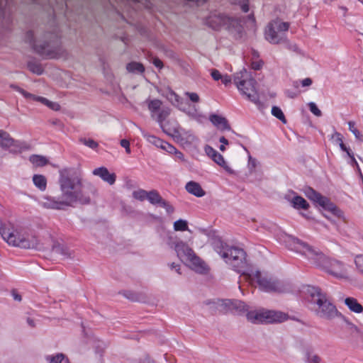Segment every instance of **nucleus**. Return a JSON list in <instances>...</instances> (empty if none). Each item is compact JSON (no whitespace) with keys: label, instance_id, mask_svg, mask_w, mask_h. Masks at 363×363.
I'll use <instances>...</instances> for the list:
<instances>
[{"label":"nucleus","instance_id":"nucleus-1","mask_svg":"<svg viewBox=\"0 0 363 363\" xmlns=\"http://www.w3.org/2000/svg\"><path fill=\"white\" fill-rule=\"evenodd\" d=\"M284 242L289 250L304 256L313 264L323 269L333 277L345 281L350 280L347 267L342 262L326 257L317 248L291 235H286Z\"/></svg>","mask_w":363,"mask_h":363},{"label":"nucleus","instance_id":"nucleus-2","mask_svg":"<svg viewBox=\"0 0 363 363\" xmlns=\"http://www.w3.org/2000/svg\"><path fill=\"white\" fill-rule=\"evenodd\" d=\"M59 185L62 199L69 207L79 202L88 204L91 201L89 196L82 191V178L68 169L60 172Z\"/></svg>","mask_w":363,"mask_h":363},{"label":"nucleus","instance_id":"nucleus-3","mask_svg":"<svg viewBox=\"0 0 363 363\" xmlns=\"http://www.w3.org/2000/svg\"><path fill=\"white\" fill-rule=\"evenodd\" d=\"M0 234L10 245L25 249L37 248L39 239L29 228L11 223L0 221Z\"/></svg>","mask_w":363,"mask_h":363},{"label":"nucleus","instance_id":"nucleus-4","mask_svg":"<svg viewBox=\"0 0 363 363\" xmlns=\"http://www.w3.org/2000/svg\"><path fill=\"white\" fill-rule=\"evenodd\" d=\"M215 251L220 255L225 263L230 265L238 273L246 276L244 272L246 267V255L243 250L231 247L220 240H215L213 243Z\"/></svg>","mask_w":363,"mask_h":363},{"label":"nucleus","instance_id":"nucleus-5","mask_svg":"<svg viewBox=\"0 0 363 363\" xmlns=\"http://www.w3.org/2000/svg\"><path fill=\"white\" fill-rule=\"evenodd\" d=\"M307 292L311 297V303L315 306L314 311L319 317L332 319L337 316L338 313L337 308L320 289L308 286Z\"/></svg>","mask_w":363,"mask_h":363},{"label":"nucleus","instance_id":"nucleus-6","mask_svg":"<svg viewBox=\"0 0 363 363\" xmlns=\"http://www.w3.org/2000/svg\"><path fill=\"white\" fill-rule=\"evenodd\" d=\"M174 250L177 257L182 261L188 262L189 267L196 272L206 274L208 272L207 264L185 242L182 241L177 242L174 245Z\"/></svg>","mask_w":363,"mask_h":363},{"label":"nucleus","instance_id":"nucleus-7","mask_svg":"<svg viewBox=\"0 0 363 363\" xmlns=\"http://www.w3.org/2000/svg\"><path fill=\"white\" fill-rule=\"evenodd\" d=\"M234 83L238 90L251 101L257 104L259 95L257 91V83L250 73L245 69L237 72L234 76Z\"/></svg>","mask_w":363,"mask_h":363},{"label":"nucleus","instance_id":"nucleus-8","mask_svg":"<svg viewBox=\"0 0 363 363\" xmlns=\"http://www.w3.org/2000/svg\"><path fill=\"white\" fill-rule=\"evenodd\" d=\"M26 38L27 42L33 45L34 50L43 57L51 59L59 58L65 53L62 46L57 42H42L40 40L35 41L31 31L27 33Z\"/></svg>","mask_w":363,"mask_h":363},{"label":"nucleus","instance_id":"nucleus-9","mask_svg":"<svg viewBox=\"0 0 363 363\" xmlns=\"http://www.w3.org/2000/svg\"><path fill=\"white\" fill-rule=\"evenodd\" d=\"M247 318L252 323H279L289 318V315L281 311L258 310L248 312Z\"/></svg>","mask_w":363,"mask_h":363},{"label":"nucleus","instance_id":"nucleus-10","mask_svg":"<svg viewBox=\"0 0 363 363\" xmlns=\"http://www.w3.org/2000/svg\"><path fill=\"white\" fill-rule=\"evenodd\" d=\"M289 24L280 20L270 22L265 29V38L272 44H281L287 42L286 32L289 30Z\"/></svg>","mask_w":363,"mask_h":363},{"label":"nucleus","instance_id":"nucleus-11","mask_svg":"<svg viewBox=\"0 0 363 363\" xmlns=\"http://www.w3.org/2000/svg\"><path fill=\"white\" fill-rule=\"evenodd\" d=\"M246 277L250 281H256L260 289L267 292H284L286 291L284 284L267 274L262 275L259 271L247 274Z\"/></svg>","mask_w":363,"mask_h":363},{"label":"nucleus","instance_id":"nucleus-12","mask_svg":"<svg viewBox=\"0 0 363 363\" xmlns=\"http://www.w3.org/2000/svg\"><path fill=\"white\" fill-rule=\"evenodd\" d=\"M306 196L313 202L318 203L325 210L330 211L335 216L340 218L342 216V212L338 209L333 203H330L328 198L322 196L311 187H306L304 190Z\"/></svg>","mask_w":363,"mask_h":363},{"label":"nucleus","instance_id":"nucleus-13","mask_svg":"<svg viewBox=\"0 0 363 363\" xmlns=\"http://www.w3.org/2000/svg\"><path fill=\"white\" fill-rule=\"evenodd\" d=\"M41 207L48 210H65L69 207L61 196L58 197L43 196L40 201Z\"/></svg>","mask_w":363,"mask_h":363},{"label":"nucleus","instance_id":"nucleus-14","mask_svg":"<svg viewBox=\"0 0 363 363\" xmlns=\"http://www.w3.org/2000/svg\"><path fill=\"white\" fill-rule=\"evenodd\" d=\"M11 87L21 93L28 100L38 101L53 111H59L60 109V104L56 102L51 101L43 96L32 94L16 85H11Z\"/></svg>","mask_w":363,"mask_h":363},{"label":"nucleus","instance_id":"nucleus-15","mask_svg":"<svg viewBox=\"0 0 363 363\" xmlns=\"http://www.w3.org/2000/svg\"><path fill=\"white\" fill-rule=\"evenodd\" d=\"M228 16L224 13H213L206 19V24L213 30H220L225 27Z\"/></svg>","mask_w":363,"mask_h":363},{"label":"nucleus","instance_id":"nucleus-16","mask_svg":"<svg viewBox=\"0 0 363 363\" xmlns=\"http://www.w3.org/2000/svg\"><path fill=\"white\" fill-rule=\"evenodd\" d=\"M0 147L4 149L13 148L11 151L16 152L19 148V145L9 133L0 130Z\"/></svg>","mask_w":363,"mask_h":363},{"label":"nucleus","instance_id":"nucleus-17","mask_svg":"<svg viewBox=\"0 0 363 363\" xmlns=\"http://www.w3.org/2000/svg\"><path fill=\"white\" fill-rule=\"evenodd\" d=\"M94 176L100 177L104 182L108 183L109 185H113L116 180V175L115 173H111L105 167L96 168L92 172Z\"/></svg>","mask_w":363,"mask_h":363},{"label":"nucleus","instance_id":"nucleus-18","mask_svg":"<svg viewBox=\"0 0 363 363\" xmlns=\"http://www.w3.org/2000/svg\"><path fill=\"white\" fill-rule=\"evenodd\" d=\"M228 20L225 25V28L231 33L238 35L239 38L242 37L243 33V28L241 24V20L238 18L228 16Z\"/></svg>","mask_w":363,"mask_h":363},{"label":"nucleus","instance_id":"nucleus-19","mask_svg":"<svg viewBox=\"0 0 363 363\" xmlns=\"http://www.w3.org/2000/svg\"><path fill=\"white\" fill-rule=\"evenodd\" d=\"M207 304L211 306V308L216 310L220 313H226L228 311L233 310V301L226 300H217L213 301H209Z\"/></svg>","mask_w":363,"mask_h":363},{"label":"nucleus","instance_id":"nucleus-20","mask_svg":"<svg viewBox=\"0 0 363 363\" xmlns=\"http://www.w3.org/2000/svg\"><path fill=\"white\" fill-rule=\"evenodd\" d=\"M162 95L166 97V99L172 104V105L180 110H183V102L182 98L172 89L168 88Z\"/></svg>","mask_w":363,"mask_h":363},{"label":"nucleus","instance_id":"nucleus-21","mask_svg":"<svg viewBox=\"0 0 363 363\" xmlns=\"http://www.w3.org/2000/svg\"><path fill=\"white\" fill-rule=\"evenodd\" d=\"M172 135L181 141L191 143L196 140L195 136L189 131L179 127L173 130Z\"/></svg>","mask_w":363,"mask_h":363},{"label":"nucleus","instance_id":"nucleus-22","mask_svg":"<svg viewBox=\"0 0 363 363\" xmlns=\"http://www.w3.org/2000/svg\"><path fill=\"white\" fill-rule=\"evenodd\" d=\"M345 304L353 313H361L363 312V306L353 297H347L344 300Z\"/></svg>","mask_w":363,"mask_h":363},{"label":"nucleus","instance_id":"nucleus-23","mask_svg":"<svg viewBox=\"0 0 363 363\" xmlns=\"http://www.w3.org/2000/svg\"><path fill=\"white\" fill-rule=\"evenodd\" d=\"M186 189L189 193L197 197H201L205 195L204 190L201 188V185L196 182L191 181L188 182L186 184Z\"/></svg>","mask_w":363,"mask_h":363},{"label":"nucleus","instance_id":"nucleus-24","mask_svg":"<svg viewBox=\"0 0 363 363\" xmlns=\"http://www.w3.org/2000/svg\"><path fill=\"white\" fill-rule=\"evenodd\" d=\"M210 121L213 125L222 130L230 129L228 121L224 117L213 114L210 116Z\"/></svg>","mask_w":363,"mask_h":363},{"label":"nucleus","instance_id":"nucleus-25","mask_svg":"<svg viewBox=\"0 0 363 363\" xmlns=\"http://www.w3.org/2000/svg\"><path fill=\"white\" fill-rule=\"evenodd\" d=\"M52 252L55 254L62 255L64 258H72L73 252L68 247L60 244H56L52 247Z\"/></svg>","mask_w":363,"mask_h":363},{"label":"nucleus","instance_id":"nucleus-26","mask_svg":"<svg viewBox=\"0 0 363 363\" xmlns=\"http://www.w3.org/2000/svg\"><path fill=\"white\" fill-rule=\"evenodd\" d=\"M33 182L35 186L40 191H43L47 187V179L42 174H34Z\"/></svg>","mask_w":363,"mask_h":363},{"label":"nucleus","instance_id":"nucleus-27","mask_svg":"<svg viewBox=\"0 0 363 363\" xmlns=\"http://www.w3.org/2000/svg\"><path fill=\"white\" fill-rule=\"evenodd\" d=\"M291 203L294 208L296 209H308L309 207V204L308 202L300 196H295L291 201Z\"/></svg>","mask_w":363,"mask_h":363},{"label":"nucleus","instance_id":"nucleus-28","mask_svg":"<svg viewBox=\"0 0 363 363\" xmlns=\"http://www.w3.org/2000/svg\"><path fill=\"white\" fill-rule=\"evenodd\" d=\"M146 103L149 111L152 113V117L154 116V114L157 111H159L160 110L161 106L162 105V101L159 99L147 100Z\"/></svg>","mask_w":363,"mask_h":363},{"label":"nucleus","instance_id":"nucleus-29","mask_svg":"<svg viewBox=\"0 0 363 363\" xmlns=\"http://www.w3.org/2000/svg\"><path fill=\"white\" fill-rule=\"evenodd\" d=\"M126 69L130 73H143L145 71V67L140 62H131L126 65Z\"/></svg>","mask_w":363,"mask_h":363},{"label":"nucleus","instance_id":"nucleus-30","mask_svg":"<svg viewBox=\"0 0 363 363\" xmlns=\"http://www.w3.org/2000/svg\"><path fill=\"white\" fill-rule=\"evenodd\" d=\"M48 363H69V359L62 353L46 357Z\"/></svg>","mask_w":363,"mask_h":363},{"label":"nucleus","instance_id":"nucleus-31","mask_svg":"<svg viewBox=\"0 0 363 363\" xmlns=\"http://www.w3.org/2000/svg\"><path fill=\"white\" fill-rule=\"evenodd\" d=\"M147 199L152 204H161L163 201L162 197L159 194V193L155 190H152L147 192Z\"/></svg>","mask_w":363,"mask_h":363},{"label":"nucleus","instance_id":"nucleus-32","mask_svg":"<svg viewBox=\"0 0 363 363\" xmlns=\"http://www.w3.org/2000/svg\"><path fill=\"white\" fill-rule=\"evenodd\" d=\"M29 160L35 167H43L48 162L46 157L37 155H31Z\"/></svg>","mask_w":363,"mask_h":363},{"label":"nucleus","instance_id":"nucleus-33","mask_svg":"<svg viewBox=\"0 0 363 363\" xmlns=\"http://www.w3.org/2000/svg\"><path fill=\"white\" fill-rule=\"evenodd\" d=\"M141 130V133H142L143 137L145 138L149 143L153 144L154 145H155L157 147H161V146L162 145V144L164 143L163 140L155 137V135H150L147 133H146L142 130Z\"/></svg>","mask_w":363,"mask_h":363},{"label":"nucleus","instance_id":"nucleus-34","mask_svg":"<svg viewBox=\"0 0 363 363\" xmlns=\"http://www.w3.org/2000/svg\"><path fill=\"white\" fill-rule=\"evenodd\" d=\"M212 160L218 165L223 167L228 173L233 174V170L226 164L223 157L220 153L218 152Z\"/></svg>","mask_w":363,"mask_h":363},{"label":"nucleus","instance_id":"nucleus-35","mask_svg":"<svg viewBox=\"0 0 363 363\" xmlns=\"http://www.w3.org/2000/svg\"><path fill=\"white\" fill-rule=\"evenodd\" d=\"M171 108L164 107L159 111L157 117V121L162 125L163 121L170 115Z\"/></svg>","mask_w":363,"mask_h":363},{"label":"nucleus","instance_id":"nucleus-36","mask_svg":"<svg viewBox=\"0 0 363 363\" xmlns=\"http://www.w3.org/2000/svg\"><path fill=\"white\" fill-rule=\"evenodd\" d=\"M348 125H349L350 130L354 134L356 139L360 142H363V135L355 127V123L354 121H349Z\"/></svg>","mask_w":363,"mask_h":363},{"label":"nucleus","instance_id":"nucleus-37","mask_svg":"<svg viewBox=\"0 0 363 363\" xmlns=\"http://www.w3.org/2000/svg\"><path fill=\"white\" fill-rule=\"evenodd\" d=\"M174 230L175 231H185L188 230L187 221L179 219L174 223Z\"/></svg>","mask_w":363,"mask_h":363},{"label":"nucleus","instance_id":"nucleus-38","mask_svg":"<svg viewBox=\"0 0 363 363\" xmlns=\"http://www.w3.org/2000/svg\"><path fill=\"white\" fill-rule=\"evenodd\" d=\"M147 191L143 189H138L136 191H134L132 194L133 197L140 201H143L145 199H147Z\"/></svg>","mask_w":363,"mask_h":363},{"label":"nucleus","instance_id":"nucleus-39","mask_svg":"<svg viewBox=\"0 0 363 363\" xmlns=\"http://www.w3.org/2000/svg\"><path fill=\"white\" fill-rule=\"evenodd\" d=\"M28 67L30 71L38 75L41 74L43 72V69L42 68L41 65L36 62H29L28 64Z\"/></svg>","mask_w":363,"mask_h":363},{"label":"nucleus","instance_id":"nucleus-40","mask_svg":"<svg viewBox=\"0 0 363 363\" xmlns=\"http://www.w3.org/2000/svg\"><path fill=\"white\" fill-rule=\"evenodd\" d=\"M272 113L274 116L281 121L283 123H286L285 116L282 111L277 106H273L272 108Z\"/></svg>","mask_w":363,"mask_h":363},{"label":"nucleus","instance_id":"nucleus-41","mask_svg":"<svg viewBox=\"0 0 363 363\" xmlns=\"http://www.w3.org/2000/svg\"><path fill=\"white\" fill-rule=\"evenodd\" d=\"M80 142L93 150L96 149L99 146L98 143L91 138H81Z\"/></svg>","mask_w":363,"mask_h":363},{"label":"nucleus","instance_id":"nucleus-42","mask_svg":"<svg viewBox=\"0 0 363 363\" xmlns=\"http://www.w3.org/2000/svg\"><path fill=\"white\" fill-rule=\"evenodd\" d=\"M233 310H236L238 311H247V306L244 302L241 301L235 300L233 301Z\"/></svg>","mask_w":363,"mask_h":363},{"label":"nucleus","instance_id":"nucleus-43","mask_svg":"<svg viewBox=\"0 0 363 363\" xmlns=\"http://www.w3.org/2000/svg\"><path fill=\"white\" fill-rule=\"evenodd\" d=\"M306 359L308 363H320L321 361L320 357L318 354L310 352H306Z\"/></svg>","mask_w":363,"mask_h":363},{"label":"nucleus","instance_id":"nucleus-44","mask_svg":"<svg viewBox=\"0 0 363 363\" xmlns=\"http://www.w3.org/2000/svg\"><path fill=\"white\" fill-rule=\"evenodd\" d=\"M124 296L133 301H140V295L130 291H125L123 292Z\"/></svg>","mask_w":363,"mask_h":363},{"label":"nucleus","instance_id":"nucleus-45","mask_svg":"<svg viewBox=\"0 0 363 363\" xmlns=\"http://www.w3.org/2000/svg\"><path fill=\"white\" fill-rule=\"evenodd\" d=\"M354 262L358 271L363 274V255L356 256Z\"/></svg>","mask_w":363,"mask_h":363},{"label":"nucleus","instance_id":"nucleus-46","mask_svg":"<svg viewBox=\"0 0 363 363\" xmlns=\"http://www.w3.org/2000/svg\"><path fill=\"white\" fill-rule=\"evenodd\" d=\"M308 107L310 111L316 116H320L322 113L320 110L317 107L316 104L313 102H310L308 104Z\"/></svg>","mask_w":363,"mask_h":363},{"label":"nucleus","instance_id":"nucleus-47","mask_svg":"<svg viewBox=\"0 0 363 363\" xmlns=\"http://www.w3.org/2000/svg\"><path fill=\"white\" fill-rule=\"evenodd\" d=\"M160 148L166 150L167 152H168L169 153L175 154L177 151V149L173 145H170L169 143H168L165 141H164V143Z\"/></svg>","mask_w":363,"mask_h":363},{"label":"nucleus","instance_id":"nucleus-48","mask_svg":"<svg viewBox=\"0 0 363 363\" xmlns=\"http://www.w3.org/2000/svg\"><path fill=\"white\" fill-rule=\"evenodd\" d=\"M160 206L166 209V211L169 214H172L174 211V207L169 204L167 201L163 199Z\"/></svg>","mask_w":363,"mask_h":363},{"label":"nucleus","instance_id":"nucleus-49","mask_svg":"<svg viewBox=\"0 0 363 363\" xmlns=\"http://www.w3.org/2000/svg\"><path fill=\"white\" fill-rule=\"evenodd\" d=\"M257 167V161L252 158L250 155L249 156L248 168L250 172H253Z\"/></svg>","mask_w":363,"mask_h":363},{"label":"nucleus","instance_id":"nucleus-50","mask_svg":"<svg viewBox=\"0 0 363 363\" xmlns=\"http://www.w3.org/2000/svg\"><path fill=\"white\" fill-rule=\"evenodd\" d=\"M185 95L189 96V99L192 102L197 103L200 100L199 96L196 93H194V92H186Z\"/></svg>","mask_w":363,"mask_h":363},{"label":"nucleus","instance_id":"nucleus-51","mask_svg":"<svg viewBox=\"0 0 363 363\" xmlns=\"http://www.w3.org/2000/svg\"><path fill=\"white\" fill-rule=\"evenodd\" d=\"M347 156H348V157L350 158V160H351V161H350V164H351V165H352V166H354V167H357V170H358L359 172H360V169H359V164H358V163H357V160H355V158H354V154H353L352 152H348V155H347ZM359 173L361 174V172H359Z\"/></svg>","mask_w":363,"mask_h":363},{"label":"nucleus","instance_id":"nucleus-52","mask_svg":"<svg viewBox=\"0 0 363 363\" xmlns=\"http://www.w3.org/2000/svg\"><path fill=\"white\" fill-rule=\"evenodd\" d=\"M205 152L211 158L214 157L215 155L218 153L216 150L208 145L205 147Z\"/></svg>","mask_w":363,"mask_h":363},{"label":"nucleus","instance_id":"nucleus-53","mask_svg":"<svg viewBox=\"0 0 363 363\" xmlns=\"http://www.w3.org/2000/svg\"><path fill=\"white\" fill-rule=\"evenodd\" d=\"M121 145L125 149V152L128 154L130 153V143L128 140L123 139L120 142Z\"/></svg>","mask_w":363,"mask_h":363},{"label":"nucleus","instance_id":"nucleus-54","mask_svg":"<svg viewBox=\"0 0 363 363\" xmlns=\"http://www.w3.org/2000/svg\"><path fill=\"white\" fill-rule=\"evenodd\" d=\"M211 77H213V79L216 81H218L219 79H221L222 77V74L220 73V72L217 69H213L211 71Z\"/></svg>","mask_w":363,"mask_h":363},{"label":"nucleus","instance_id":"nucleus-55","mask_svg":"<svg viewBox=\"0 0 363 363\" xmlns=\"http://www.w3.org/2000/svg\"><path fill=\"white\" fill-rule=\"evenodd\" d=\"M152 63L155 67H158L159 69H162L163 67L162 62L157 57L153 58Z\"/></svg>","mask_w":363,"mask_h":363},{"label":"nucleus","instance_id":"nucleus-56","mask_svg":"<svg viewBox=\"0 0 363 363\" xmlns=\"http://www.w3.org/2000/svg\"><path fill=\"white\" fill-rule=\"evenodd\" d=\"M220 80L225 85H228L231 83V77L228 75H223Z\"/></svg>","mask_w":363,"mask_h":363},{"label":"nucleus","instance_id":"nucleus-57","mask_svg":"<svg viewBox=\"0 0 363 363\" xmlns=\"http://www.w3.org/2000/svg\"><path fill=\"white\" fill-rule=\"evenodd\" d=\"M342 135L337 132H335L333 135L332 138H335L338 143H342Z\"/></svg>","mask_w":363,"mask_h":363},{"label":"nucleus","instance_id":"nucleus-58","mask_svg":"<svg viewBox=\"0 0 363 363\" xmlns=\"http://www.w3.org/2000/svg\"><path fill=\"white\" fill-rule=\"evenodd\" d=\"M312 79L310 78H306L301 81V84L303 86H308L311 85Z\"/></svg>","mask_w":363,"mask_h":363},{"label":"nucleus","instance_id":"nucleus-59","mask_svg":"<svg viewBox=\"0 0 363 363\" xmlns=\"http://www.w3.org/2000/svg\"><path fill=\"white\" fill-rule=\"evenodd\" d=\"M169 266L172 269H174L179 274H181L180 266L179 264L172 262Z\"/></svg>","mask_w":363,"mask_h":363},{"label":"nucleus","instance_id":"nucleus-60","mask_svg":"<svg viewBox=\"0 0 363 363\" xmlns=\"http://www.w3.org/2000/svg\"><path fill=\"white\" fill-rule=\"evenodd\" d=\"M241 9L245 13L249 11V5L246 1L241 4Z\"/></svg>","mask_w":363,"mask_h":363},{"label":"nucleus","instance_id":"nucleus-61","mask_svg":"<svg viewBox=\"0 0 363 363\" xmlns=\"http://www.w3.org/2000/svg\"><path fill=\"white\" fill-rule=\"evenodd\" d=\"M12 296L16 301H21L22 300L21 296L18 294L16 291H12Z\"/></svg>","mask_w":363,"mask_h":363},{"label":"nucleus","instance_id":"nucleus-62","mask_svg":"<svg viewBox=\"0 0 363 363\" xmlns=\"http://www.w3.org/2000/svg\"><path fill=\"white\" fill-rule=\"evenodd\" d=\"M339 145H340V147L341 148V150L342 151L345 152L347 155H348V152H351V150L345 146V145L344 144L343 142L339 143Z\"/></svg>","mask_w":363,"mask_h":363},{"label":"nucleus","instance_id":"nucleus-63","mask_svg":"<svg viewBox=\"0 0 363 363\" xmlns=\"http://www.w3.org/2000/svg\"><path fill=\"white\" fill-rule=\"evenodd\" d=\"M140 363H155L154 360L151 359L149 357H145Z\"/></svg>","mask_w":363,"mask_h":363},{"label":"nucleus","instance_id":"nucleus-64","mask_svg":"<svg viewBox=\"0 0 363 363\" xmlns=\"http://www.w3.org/2000/svg\"><path fill=\"white\" fill-rule=\"evenodd\" d=\"M252 69L257 70L259 69L262 67V64L260 62H253L252 64Z\"/></svg>","mask_w":363,"mask_h":363}]
</instances>
